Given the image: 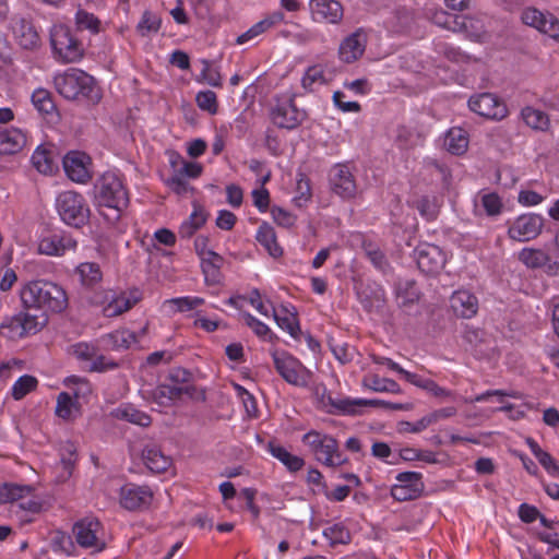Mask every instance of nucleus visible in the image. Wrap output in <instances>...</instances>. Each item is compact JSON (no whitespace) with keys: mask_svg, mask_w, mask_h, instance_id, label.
Returning a JSON list of instances; mask_svg holds the SVG:
<instances>
[{"mask_svg":"<svg viewBox=\"0 0 559 559\" xmlns=\"http://www.w3.org/2000/svg\"><path fill=\"white\" fill-rule=\"evenodd\" d=\"M20 298L24 309L36 310L40 313L51 311L60 313L68 307V295L58 284L37 280L23 285Z\"/></svg>","mask_w":559,"mask_h":559,"instance_id":"f257e3e1","label":"nucleus"},{"mask_svg":"<svg viewBox=\"0 0 559 559\" xmlns=\"http://www.w3.org/2000/svg\"><path fill=\"white\" fill-rule=\"evenodd\" d=\"M95 202L99 214L109 223L116 224L129 205V193L121 178L112 173H105L95 185Z\"/></svg>","mask_w":559,"mask_h":559,"instance_id":"f03ea898","label":"nucleus"},{"mask_svg":"<svg viewBox=\"0 0 559 559\" xmlns=\"http://www.w3.org/2000/svg\"><path fill=\"white\" fill-rule=\"evenodd\" d=\"M53 83L57 92L67 99L94 98L95 80L81 69L70 68L57 74Z\"/></svg>","mask_w":559,"mask_h":559,"instance_id":"7ed1b4c3","label":"nucleus"},{"mask_svg":"<svg viewBox=\"0 0 559 559\" xmlns=\"http://www.w3.org/2000/svg\"><path fill=\"white\" fill-rule=\"evenodd\" d=\"M47 322V314L32 313V310L23 308L19 313L4 318L0 331L10 340H20L38 333Z\"/></svg>","mask_w":559,"mask_h":559,"instance_id":"20e7f679","label":"nucleus"},{"mask_svg":"<svg viewBox=\"0 0 559 559\" xmlns=\"http://www.w3.org/2000/svg\"><path fill=\"white\" fill-rule=\"evenodd\" d=\"M302 442L309 447L316 460L325 466L335 467L348 461L340 451L337 440L330 435L311 430L304 435Z\"/></svg>","mask_w":559,"mask_h":559,"instance_id":"39448f33","label":"nucleus"},{"mask_svg":"<svg viewBox=\"0 0 559 559\" xmlns=\"http://www.w3.org/2000/svg\"><path fill=\"white\" fill-rule=\"evenodd\" d=\"M50 43L56 58L63 63L80 61L84 56L82 43L62 24L52 26Z\"/></svg>","mask_w":559,"mask_h":559,"instance_id":"423d86ee","label":"nucleus"},{"mask_svg":"<svg viewBox=\"0 0 559 559\" xmlns=\"http://www.w3.org/2000/svg\"><path fill=\"white\" fill-rule=\"evenodd\" d=\"M61 219L69 226L82 227L88 222L90 209L82 194L74 191L61 192L56 202Z\"/></svg>","mask_w":559,"mask_h":559,"instance_id":"0eeeda50","label":"nucleus"},{"mask_svg":"<svg viewBox=\"0 0 559 559\" xmlns=\"http://www.w3.org/2000/svg\"><path fill=\"white\" fill-rule=\"evenodd\" d=\"M306 111L298 109L294 96H276L270 109V119L277 128L293 130L306 119Z\"/></svg>","mask_w":559,"mask_h":559,"instance_id":"6e6552de","label":"nucleus"},{"mask_svg":"<svg viewBox=\"0 0 559 559\" xmlns=\"http://www.w3.org/2000/svg\"><path fill=\"white\" fill-rule=\"evenodd\" d=\"M78 545L82 548H92L93 552H100L106 548L102 538V523L96 518H84L78 521L72 528Z\"/></svg>","mask_w":559,"mask_h":559,"instance_id":"1a4fd4ad","label":"nucleus"},{"mask_svg":"<svg viewBox=\"0 0 559 559\" xmlns=\"http://www.w3.org/2000/svg\"><path fill=\"white\" fill-rule=\"evenodd\" d=\"M32 486H21L16 484L0 485V503L16 502V507L29 513H39L43 509V502L31 497Z\"/></svg>","mask_w":559,"mask_h":559,"instance_id":"9d476101","label":"nucleus"},{"mask_svg":"<svg viewBox=\"0 0 559 559\" xmlns=\"http://www.w3.org/2000/svg\"><path fill=\"white\" fill-rule=\"evenodd\" d=\"M468 107L477 115L492 120H501L507 117L508 108L504 102L492 93H481L472 96Z\"/></svg>","mask_w":559,"mask_h":559,"instance_id":"9b49d317","label":"nucleus"},{"mask_svg":"<svg viewBox=\"0 0 559 559\" xmlns=\"http://www.w3.org/2000/svg\"><path fill=\"white\" fill-rule=\"evenodd\" d=\"M153 500V491L146 486L126 484L120 488V506L128 511H143L148 509Z\"/></svg>","mask_w":559,"mask_h":559,"instance_id":"f8f14e48","label":"nucleus"},{"mask_svg":"<svg viewBox=\"0 0 559 559\" xmlns=\"http://www.w3.org/2000/svg\"><path fill=\"white\" fill-rule=\"evenodd\" d=\"M331 190L344 200H350L356 197V179L347 164H336L329 174Z\"/></svg>","mask_w":559,"mask_h":559,"instance_id":"ddd939ff","label":"nucleus"},{"mask_svg":"<svg viewBox=\"0 0 559 559\" xmlns=\"http://www.w3.org/2000/svg\"><path fill=\"white\" fill-rule=\"evenodd\" d=\"M175 245V234L167 228L157 229L154 233L152 238V259L157 261V264L164 266L165 263L166 271L164 272L165 277H171L173 273V252L164 249L162 246L171 247Z\"/></svg>","mask_w":559,"mask_h":559,"instance_id":"4468645a","label":"nucleus"},{"mask_svg":"<svg viewBox=\"0 0 559 559\" xmlns=\"http://www.w3.org/2000/svg\"><path fill=\"white\" fill-rule=\"evenodd\" d=\"M544 226V219L537 214H523L510 225L508 235L516 241H528L536 238Z\"/></svg>","mask_w":559,"mask_h":559,"instance_id":"2eb2a0df","label":"nucleus"},{"mask_svg":"<svg viewBox=\"0 0 559 559\" xmlns=\"http://www.w3.org/2000/svg\"><path fill=\"white\" fill-rule=\"evenodd\" d=\"M416 259L419 270L427 275L438 274L445 265V255L442 250L431 243H424L416 248Z\"/></svg>","mask_w":559,"mask_h":559,"instance_id":"dca6fc26","label":"nucleus"},{"mask_svg":"<svg viewBox=\"0 0 559 559\" xmlns=\"http://www.w3.org/2000/svg\"><path fill=\"white\" fill-rule=\"evenodd\" d=\"M274 366L276 371L289 384L304 386L307 384V376L301 364L294 357L286 354H274Z\"/></svg>","mask_w":559,"mask_h":559,"instance_id":"f3484780","label":"nucleus"},{"mask_svg":"<svg viewBox=\"0 0 559 559\" xmlns=\"http://www.w3.org/2000/svg\"><path fill=\"white\" fill-rule=\"evenodd\" d=\"M521 19L525 25L534 27L554 39H559V20L552 14L543 13L535 8H527L522 12Z\"/></svg>","mask_w":559,"mask_h":559,"instance_id":"a211bd4d","label":"nucleus"},{"mask_svg":"<svg viewBox=\"0 0 559 559\" xmlns=\"http://www.w3.org/2000/svg\"><path fill=\"white\" fill-rule=\"evenodd\" d=\"M90 165V156L80 151H71L63 157L64 171L74 182L85 183L92 178Z\"/></svg>","mask_w":559,"mask_h":559,"instance_id":"6ab92c4d","label":"nucleus"},{"mask_svg":"<svg viewBox=\"0 0 559 559\" xmlns=\"http://www.w3.org/2000/svg\"><path fill=\"white\" fill-rule=\"evenodd\" d=\"M366 45L367 35L361 28H358L342 40L338 57L345 63H353L364 55Z\"/></svg>","mask_w":559,"mask_h":559,"instance_id":"aec40b11","label":"nucleus"},{"mask_svg":"<svg viewBox=\"0 0 559 559\" xmlns=\"http://www.w3.org/2000/svg\"><path fill=\"white\" fill-rule=\"evenodd\" d=\"M76 240L66 233H53L43 237L38 245V251L46 255H62L69 250H74Z\"/></svg>","mask_w":559,"mask_h":559,"instance_id":"412c9836","label":"nucleus"},{"mask_svg":"<svg viewBox=\"0 0 559 559\" xmlns=\"http://www.w3.org/2000/svg\"><path fill=\"white\" fill-rule=\"evenodd\" d=\"M309 8L318 22L336 24L343 17V7L336 0H310Z\"/></svg>","mask_w":559,"mask_h":559,"instance_id":"4be33fe9","label":"nucleus"},{"mask_svg":"<svg viewBox=\"0 0 559 559\" xmlns=\"http://www.w3.org/2000/svg\"><path fill=\"white\" fill-rule=\"evenodd\" d=\"M430 20L435 25L453 33L466 31L468 26H473L475 23L474 19L471 16L449 13L443 9L435 10L430 15Z\"/></svg>","mask_w":559,"mask_h":559,"instance_id":"5701e85b","label":"nucleus"},{"mask_svg":"<svg viewBox=\"0 0 559 559\" xmlns=\"http://www.w3.org/2000/svg\"><path fill=\"white\" fill-rule=\"evenodd\" d=\"M27 138L23 130L19 128L0 127V155H15L26 145Z\"/></svg>","mask_w":559,"mask_h":559,"instance_id":"b1692460","label":"nucleus"},{"mask_svg":"<svg viewBox=\"0 0 559 559\" xmlns=\"http://www.w3.org/2000/svg\"><path fill=\"white\" fill-rule=\"evenodd\" d=\"M450 306L453 312L461 318L471 319L478 311V300L468 290H456L450 298Z\"/></svg>","mask_w":559,"mask_h":559,"instance_id":"393cba45","label":"nucleus"},{"mask_svg":"<svg viewBox=\"0 0 559 559\" xmlns=\"http://www.w3.org/2000/svg\"><path fill=\"white\" fill-rule=\"evenodd\" d=\"M142 460L146 467L153 473H163L167 471L173 463V459L166 455L158 445H147L142 451Z\"/></svg>","mask_w":559,"mask_h":559,"instance_id":"a878e982","label":"nucleus"},{"mask_svg":"<svg viewBox=\"0 0 559 559\" xmlns=\"http://www.w3.org/2000/svg\"><path fill=\"white\" fill-rule=\"evenodd\" d=\"M273 317L278 326L286 330L294 338L298 340L300 335V326L295 307L290 309L286 306H281L278 309L272 308Z\"/></svg>","mask_w":559,"mask_h":559,"instance_id":"bb28decb","label":"nucleus"},{"mask_svg":"<svg viewBox=\"0 0 559 559\" xmlns=\"http://www.w3.org/2000/svg\"><path fill=\"white\" fill-rule=\"evenodd\" d=\"M13 33L21 47L33 49L39 45V35L34 25L25 20L19 19L13 24Z\"/></svg>","mask_w":559,"mask_h":559,"instance_id":"cd10ccee","label":"nucleus"},{"mask_svg":"<svg viewBox=\"0 0 559 559\" xmlns=\"http://www.w3.org/2000/svg\"><path fill=\"white\" fill-rule=\"evenodd\" d=\"M267 449L272 456L277 459L290 473H296L305 466V460L298 455L292 454L283 445L270 441Z\"/></svg>","mask_w":559,"mask_h":559,"instance_id":"c85d7f7f","label":"nucleus"},{"mask_svg":"<svg viewBox=\"0 0 559 559\" xmlns=\"http://www.w3.org/2000/svg\"><path fill=\"white\" fill-rule=\"evenodd\" d=\"M111 416L141 427H148L152 423L148 414L134 408L132 405H121L112 409Z\"/></svg>","mask_w":559,"mask_h":559,"instance_id":"c756f323","label":"nucleus"},{"mask_svg":"<svg viewBox=\"0 0 559 559\" xmlns=\"http://www.w3.org/2000/svg\"><path fill=\"white\" fill-rule=\"evenodd\" d=\"M255 239L272 257L277 258L283 254V249L277 242L275 230L270 224L262 223L260 225Z\"/></svg>","mask_w":559,"mask_h":559,"instance_id":"7c9ffc66","label":"nucleus"},{"mask_svg":"<svg viewBox=\"0 0 559 559\" xmlns=\"http://www.w3.org/2000/svg\"><path fill=\"white\" fill-rule=\"evenodd\" d=\"M81 405L68 392H61L57 396L55 413L64 420H72L80 415Z\"/></svg>","mask_w":559,"mask_h":559,"instance_id":"2f4dec72","label":"nucleus"},{"mask_svg":"<svg viewBox=\"0 0 559 559\" xmlns=\"http://www.w3.org/2000/svg\"><path fill=\"white\" fill-rule=\"evenodd\" d=\"M444 145L452 154H463L468 146L467 132L461 128L450 129L445 135Z\"/></svg>","mask_w":559,"mask_h":559,"instance_id":"473e14b6","label":"nucleus"},{"mask_svg":"<svg viewBox=\"0 0 559 559\" xmlns=\"http://www.w3.org/2000/svg\"><path fill=\"white\" fill-rule=\"evenodd\" d=\"M223 258L216 252L207 253L206 257L201 259L202 271L207 283L217 284L219 282V270L223 264Z\"/></svg>","mask_w":559,"mask_h":559,"instance_id":"72a5a7b5","label":"nucleus"},{"mask_svg":"<svg viewBox=\"0 0 559 559\" xmlns=\"http://www.w3.org/2000/svg\"><path fill=\"white\" fill-rule=\"evenodd\" d=\"M105 344L111 349H127L136 342V336L129 330H116L103 336Z\"/></svg>","mask_w":559,"mask_h":559,"instance_id":"f704fd0d","label":"nucleus"},{"mask_svg":"<svg viewBox=\"0 0 559 559\" xmlns=\"http://www.w3.org/2000/svg\"><path fill=\"white\" fill-rule=\"evenodd\" d=\"M207 219V213L205 210L194 203V210L191 213L189 219L183 222L180 226L181 237H191L199 228H201Z\"/></svg>","mask_w":559,"mask_h":559,"instance_id":"c9c22d12","label":"nucleus"},{"mask_svg":"<svg viewBox=\"0 0 559 559\" xmlns=\"http://www.w3.org/2000/svg\"><path fill=\"white\" fill-rule=\"evenodd\" d=\"M361 248L365 252V255L369 259L374 267L384 270L389 265L384 252L376 241L364 237L361 240Z\"/></svg>","mask_w":559,"mask_h":559,"instance_id":"e433bc0d","label":"nucleus"},{"mask_svg":"<svg viewBox=\"0 0 559 559\" xmlns=\"http://www.w3.org/2000/svg\"><path fill=\"white\" fill-rule=\"evenodd\" d=\"M138 301V298L130 297L127 294H120L104 307V314L107 318L120 316L130 310Z\"/></svg>","mask_w":559,"mask_h":559,"instance_id":"4c0bfd02","label":"nucleus"},{"mask_svg":"<svg viewBox=\"0 0 559 559\" xmlns=\"http://www.w3.org/2000/svg\"><path fill=\"white\" fill-rule=\"evenodd\" d=\"M362 385L374 392L401 393V388L396 381L381 378L378 374L366 376L362 380Z\"/></svg>","mask_w":559,"mask_h":559,"instance_id":"58836bf2","label":"nucleus"},{"mask_svg":"<svg viewBox=\"0 0 559 559\" xmlns=\"http://www.w3.org/2000/svg\"><path fill=\"white\" fill-rule=\"evenodd\" d=\"M283 20L282 13H276L272 17H266L257 24H254L252 27H250L247 32L241 34L237 37V44L242 45L254 37L261 35L265 31H267L270 27H272L275 23L281 22Z\"/></svg>","mask_w":559,"mask_h":559,"instance_id":"ea45409f","label":"nucleus"},{"mask_svg":"<svg viewBox=\"0 0 559 559\" xmlns=\"http://www.w3.org/2000/svg\"><path fill=\"white\" fill-rule=\"evenodd\" d=\"M74 22L78 31H88L93 35L102 32L100 20L83 9L76 11Z\"/></svg>","mask_w":559,"mask_h":559,"instance_id":"a19ab883","label":"nucleus"},{"mask_svg":"<svg viewBox=\"0 0 559 559\" xmlns=\"http://www.w3.org/2000/svg\"><path fill=\"white\" fill-rule=\"evenodd\" d=\"M76 273L80 276V281L84 286L92 287L99 283L103 277L100 267L95 262H84L78 265Z\"/></svg>","mask_w":559,"mask_h":559,"instance_id":"79ce46f5","label":"nucleus"},{"mask_svg":"<svg viewBox=\"0 0 559 559\" xmlns=\"http://www.w3.org/2000/svg\"><path fill=\"white\" fill-rule=\"evenodd\" d=\"M205 400V389L197 385L194 382L185 385H177V405L179 402L183 401L203 403Z\"/></svg>","mask_w":559,"mask_h":559,"instance_id":"37998d69","label":"nucleus"},{"mask_svg":"<svg viewBox=\"0 0 559 559\" xmlns=\"http://www.w3.org/2000/svg\"><path fill=\"white\" fill-rule=\"evenodd\" d=\"M322 404L324 406H331L333 409H330L329 413H342L347 415H354L356 414V407L361 406L360 405V399L359 400H349V399H341V400H334L331 395H328L326 397L322 396Z\"/></svg>","mask_w":559,"mask_h":559,"instance_id":"c03bdc74","label":"nucleus"},{"mask_svg":"<svg viewBox=\"0 0 559 559\" xmlns=\"http://www.w3.org/2000/svg\"><path fill=\"white\" fill-rule=\"evenodd\" d=\"M33 166L41 174H52L56 165L51 156V152L47 148L38 146L32 155Z\"/></svg>","mask_w":559,"mask_h":559,"instance_id":"a18cd8bd","label":"nucleus"},{"mask_svg":"<svg viewBox=\"0 0 559 559\" xmlns=\"http://www.w3.org/2000/svg\"><path fill=\"white\" fill-rule=\"evenodd\" d=\"M323 536L330 540L332 547L347 545L352 540L349 530L342 523H335L323 531Z\"/></svg>","mask_w":559,"mask_h":559,"instance_id":"49530a36","label":"nucleus"},{"mask_svg":"<svg viewBox=\"0 0 559 559\" xmlns=\"http://www.w3.org/2000/svg\"><path fill=\"white\" fill-rule=\"evenodd\" d=\"M522 118L524 122L535 130H546L549 126L548 116L538 109L533 107H525L522 109Z\"/></svg>","mask_w":559,"mask_h":559,"instance_id":"de8ad7c7","label":"nucleus"},{"mask_svg":"<svg viewBox=\"0 0 559 559\" xmlns=\"http://www.w3.org/2000/svg\"><path fill=\"white\" fill-rule=\"evenodd\" d=\"M67 384L72 389L73 395L72 397L79 402L81 405V401H87L88 396L92 394V384L88 380L84 378H80L76 376H71L67 379Z\"/></svg>","mask_w":559,"mask_h":559,"instance_id":"09e8293b","label":"nucleus"},{"mask_svg":"<svg viewBox=\"0 0 559 559\" xmlns=\"http://www.w3.org/2000/svg\"><path fill=\"white\" fill-rule=\"evenodd\" d=\"M32 103L41 115L51 114L56 108L50 92L45 88H37L33 92Z\"/></svg>","mask_w":559,"mask_h":559,"instance_id":"8fccbe9b","label":"nucleus"},{"mask_svg":"<svg viewBox=\"0 0 559 559\" xmlns=\"http://www.w3.org/2000/svg\"><path fill=\"white\" fill-rule=\"evenodd\" d=\"M153 400L160 408L173 409L175 405V384H160L153 391Z\"/></svg>","mask_w":559,"mask_h":559,"instance_id":"3c124183","label":"nucleus"},{"mask_svg":"<svg viewBox=\"0 0 559 559\" xmlns=\"http://www.w3.org/2000/svg\"><path fill=\"white\" fill-rule=\"evenodd\" d=\"M38 381L35 377L24 374L20 377L12 386V396L14 400L20 401L28 393L37 388Z\"/></svg>","mask_w":559,"mask_h":559,"instance_id":"603ef678","label":"nucleus"},{"mask_svg":"<svg viewBox=\"0 0 559 559\" xmlns=\"http://www.w3.org/2000/svg\"><path fill=\"white\" fill-rule=\"evenodd\" d=\"M519 259L528 267H540L548 261V255L540 249L525 248L519 253Z\"/></svg>","mask_w":559,"mask_h":559,"instance_id":"864d4df0","label":"nucleus"},{"mask_svg":"<svg viewBox=\"0 0 559 559\" xmlns=\"http://www.w3.org/2000/svg\"><path fill=\"white\" fill-rule=\"evenodd\" d=\"M160 23L162 21L158 15L145 11L136 25V31L141 36H148L159 29Z\"/></svg>","mask_w":559,"mask_h":559,"instance_id":"5fc2aeb1","label":"nucleus"},{"mask_svg":"<svg viewBox=\"0 0 559 559\" xmlns=\"http://www.w3.org/2000/svg\"><path fill=\"white\" fill-rule=\"evenodd\" d=\"M96 350V346L85 342H80L71 346L72 355L82 364L84 369L95 357Z\"/></svg>","mask_w":559,"mask_h":559,"instance_id":"6e6d98bb","label":"nucleus"},{"mask_svg":"<svg viewBox=\"0 0 559 559\" xmlns=\"http://www.w3.org/2000/svg\"><path fill=\"white\" fill-rule=\"evenodd\" d=\"M325 82L324 70L321 66L309 67L301 80L302 87L307 91H313L316 84H324Z\"/></svg>","mask_w":559,"mask_h":559,"instance_id":"4d7b16f0","label":"nucleus"},{"mask_svg":"<svg viewBox=\"0 0 559 559\" xmlns=\"http://www.w3.org/2000/svg\"><path fill=\"white\" fill-rule=\"evenodd\" d=\"M204 299L201 297H177V312L186 313L189 312L188 317H193L200 314L199 308L204 305Z\"/></svg>","mask_w":559,"mask_h":559,"instance_id":"13d9d810","label":"nucleus"},{"mask_svg":"<svg viewBox=\"0 0 559 559\" xmlns=\"http://www.w3.org/2000/svg\"><path fill=\"white\" fill-rule=\"evenodd\" d=\"M60 455V463L66 472V477H69L76 462V449L74 444L70 441L62 444Z\"/></svg>","mask_w":559,"mask_h":559,"instance_id":"bf43d9fd","label":"nucleus"},{"mask_svg":"<svg viewBox=\"0 0 559 559\" xmlns=\"http://www.w3.org/2000/svg\"><path fill=\"white\" fill-rule=\"evenodd\" d=\"M421 493V488L406 486V485H394L391 488V496L394 500L404 502L418 498Z\"/></svg>","mask_w":559,"mask_h":559,"instance_id":"052dcab7","label":"nucleus"},{"mask_svg":"<svg viewBox=\"0 0 559 559\" xmlns=\"http://www.w3.org/2000/svg\"><path fill=\"white\" fill-rule=\"evenodd\" d=\"M118 367L119 364L117 361L105 355H98V353L96 352V355L90 362V365L85 366V370L90 372H105L108 370H114Z\"/></svg>","mask_w":559,"mask_h":559,"instance_id":"680f3d73","label":"nucleus"},{"mask_svg":"<svg viewBox=\"0 0 559 559\" xmlns=\"http://www.w3.org/2000/svg\"><path fill=\"white\" fill-rule=\"evenodd\" d=\"M198 106L207 111L211 115H215L218 111V103L216 94L213 91H202L197 94L195 97Z\"/></svg>","mask_w":559,"mask_h":559,"instance_id":"e2e57ef3","label":"nucleus"},{"mask_svg":"<svg viewBox=\"0 0 559 559\" xmlns=\"http://www.w3.org/2000/svg\"><path fill=\"white\" fill-rule=\"evenodd\" d=\"M241 316H242L245 323L250 329H252V331L255 333L257 336L262 337V338L267 337L269 340L273 338V333L271 332V330L269 329V326L266 324H264L260 320L255 319L252 314H250L248 312H243Z\"/></svg>","mask_w":559,"mask_h":559,"instance_id":"0e129e2a","label":"nucleus"},{"mask_svg":"<svg viewBox=\"0 0 559 559\" xmlns=\"http://www.w3.org/2000/svg\"><path fill=\"white\" fill-rule=\"evenodd\" d=\"M297 195L294 198L295 203L298 206H302L304 203L308 202L312 195L310 181L305 175H300L297 180Z\"/></svg>","mask_w":559,"mask_h":559,"instance_id":"69168bd1","label":"nucleus"},{"mask_svg":"<svg viewBox=\"0 0 559 559\" xmlns=\"http://www.w3.org/2000/svg\"><path fill=\"white\" fill-rule=\"evenodd\" d=\"M481 204L486 213L490 216L498 215L502 209L501 199L497 193H487L481 198Z\"/></svg>","mask_w":559,"mask_h":559,"instance_id":"338daca9","label":"nucleus"},{"mask_svg":"<svg viewBox=\"0 0 559 559\" xmlns=\"http://www.w3.org/2000/svg\"><path fill=\"white\" fill-rule=\"evenodd\" d=\"M271 214L274 222L283 227H292L296 223V216L280 206H273Z\"/></svg>","mask_w":559,"mask_h":559,"instance_id":"774afa93","label":"nucleus"}]
</instances>
